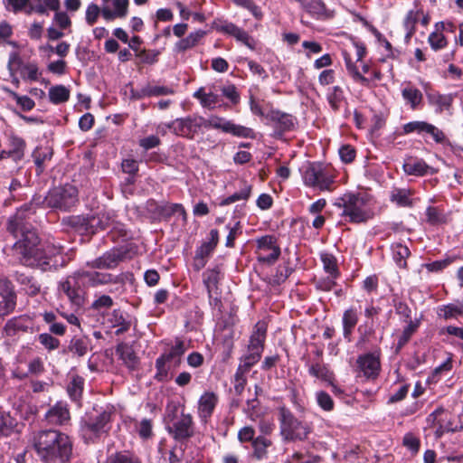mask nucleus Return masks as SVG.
<instances>
[{
    "label": "nucleus",
    "mask_w": 463,
    "mask_h": 463,
    "mask_svg": "<svg viewBox=\"0 0 463 463\" xmlns=\"http://www.w3.org/2000/svg\"><path fill=\"white\" fill-rule=\"evenodd\" d=\"M27 321L28 319L24 316L10 318L3 327V335L13 338L17 336L21 332H28L30 327L27 325Z\"/></svg>",
    "instance_id": "nucleus-21"
},
{
    "label": "nucleus",
    "mask_w": 463,
    "mask_h": 463,
    "mask_svg": "<svg viewBox=\"0 0 463 463\" xmlns=\"http://www.w3.org/2000/svg\"><path fill=\"white\" fill-rule=\"evenodd\" d=\"M279 434L284 441H303L311 432L310 426L299 420L286 406L278 408Z\"/></svg>",
    "instance_id": "nucleus-5"
},
{
    "label": "nucleus",
    "mask_w": 463,
    "mask_h": 463,
    "mask_svg": "<svg viewBox=\"0 0 463 463\" xmlns=\"http://www.w3.org/2000/svg\"><path fill=\"white\" fill-rule=\"evenodd\" d=\"M308 373L313 377L320 379L326 383H331L335 379L334 373L327 364L319 362L312 363L308 365Z\"/></svg>",
    "instance_id": "nucleus-34"
},
{
    "label": "nucleus",
    "mask_w": 463,
    "mask_h": 463,
    "mask_svg": "<svg viewBox=\"0 0 463 463\" xmlns=\"http://www.w3.org/2000/svg\"><path fill=\"white\" fill-rule=\"evenodd\" d=\"M219 241V232L213 229L210 232V240L204 241L195 251V255L208 259V257L214 250Z\"/></svg>",
    "instance_id": "nucleus-37"
},
{
    "label": "nucleus",
    "mask_w": 463,
    "mask_h": 463,
    "mask_svg": "<svg viewBox=\"0 0 463 463\" xmlns=\"http://www.w3.org/2000/svg\"><path fill=\"white\" fill-rule=\"evenodd\" d=\"M14 425V420L8 413L0 411V438L10 435Z\"/></svg>",
    "instance_id": "nucleus-53"
},
{
    "label": "nucleus",
    "mask_w": 463,
    "mask_h": 463,
    "mask_svg": "<svg viewBox=\"0 0 463 463\" xmlns=\"http://www.w3.org/2000/svg\"><path fill=\"white\" fill-rule=\"evenodd\" d=\"M84 380L80 376H75L69 383L67 392L71 399L79 402L83 391Z\"/></svg>",
    "instance_id": "nucleus-48"
},
{
    "label": "nucleus",
    "mask_w": 463,
    "mask_h": 463,
    "mask_svg": "<svg viewBox=\"0 0 463 463\" xmlns=\"http://www.w3.org/2000/svg\"><path fill=\"white\" fill-rule=\"evenodd\" d=\"M255 243V253L259 262L272 265L279 260L281 250L274 235L257 238Z\"/></svg>",
    "instance_id": "nucleus-8"
},
{
    "label": "nucleus",
    "mask_w": 463,
    "mask_h": 463,
    "mask_svg": "<svg viewBox=\"0 0 463 463\" xmlns=\"http://www.w3.org/2000/svg\"><path fill=\"white\" fill-rule=\"evenodd\" d=\"M26 211L27 209H21L9 219L7 231L15 237L20 235V239L13 246V250L19 262L28 267L35 261L33 256L42 243L36 231L25 222Z\"/></svg>",
    "instance_id": "nucleus-1"
},
{
    "label": "nucleus",
    "mask_w": 463,
    "mask_h": 463,
    "mask_svg": "<svg viewBox=\"0 0 463 463\" xmlns=\"http://www.w3.org/2000/svg\"><path fill=\"white\" fill-rule=\"evenodd\" d=\"M105 463H141V460L134 453L123 450L109 456Z\"/></svg>",
    "instance_id": "nucleus-43"
},
{
    "label": "nucleus",
    "mask_w": 463,
    "mask_h": 463,
    "mask_svg": "<svg viewBox=\"0 0 463 463\" xmlns=\"http://www.w3.org/2000/svg\"><path fill=\"white\" fill-rule=\"evenodd\" d=\"M116 353L129 369H135L137 366V356L133 348L128 344H118L116 348Z\"/></svg>",
    "instance_id": "nucleus-29"
},
{
    "label": "nucleus",
    "mask_w": 463,
    "mask_h": 463,
    "mask_svg": "<svg viewBox=\"0 0 463 463\" xmlns=\"http://www.w3.org/2000/svg\"><path fill=\"white\" fill-rule=\"evenodd\" d=\"M420 326L419 320H410L406 327L403 329L402 335L399 336L397 348H402L407 342L410 340L411 335L416 332L417 328Z\"/></svg>",
    "instance_id": "nucleus-49"
},
{
    "label": "nucleus",
    "mask_w": 463,
    "mask_h": 463,
    "mask_svg": "<svg viewBox=\"0 0 463 463\" xmlns=\"http://www.w3.org/2000/svg\"><path fill=\"white\" fill-rule=\"evenodd\" d=\"M203 278L209 298H212L213 291L217 289L219 271L215 269H208L203 274Z\"/></svg>",
    "instance_id": "nucleus-47"
},
{
    "label": "nucleus",
    "mask_w": 463,
    "mask_h": 463,
    "mask_svg": "<svg viewBox=\"0 0 463 463\" xmlns=\"http://www.w3.org/2000/svg\"><path fill=\"white\" fill-rule=\"evenodd\" d=\"M411 193L408 189L395 188L392 191L391 201L399 206L406 207L411 205Z\"/></svg>",
    "instance_id": "nucleus-46"
},
{
    "label": "nucleus",
    "mask_w": 463,
    "mask_h": 463,
    "mask_svg": "<svg viewBox=\"0 0 463 463\" xmlns=\"http://www.w3.org/2000/svg\"><path fill=\"white\" fill-rule=\"evenodd\" d=\"M62 223L78 232L90 234L89 216L73 215L62 219Z\"/></svg>",
    "instance_id": "nucleus-35"
},
{
    "label": "nucleus",
    "mask_w": 463,
    "mask_h": 463,
    "mask_svg": "<svg viewBox=\"0 0 463 463\" xmlns=\"http://www.w3.org/2000/svg\"><path fill=\"white\" fill-rule=\"evenodd\" d=\"M439 316L444 318H456L463 316V304H449L439 308Z\"/></svg>",
    "instance_id": "nucleus-52"
},
{
    "label": "nucleus",
    "mask_w": 463,
    "mask_h": 463,
    "mask_svg": "<svg viewBox=\"0 0 463 463\" xmlns=\"http://www.w3.org/2000/svg\"><path fill=\"white\" fill-rule=\"evenodd\" d=\"M427 422L437 438H440L445 432H454L453 418L449 411L441 407L428 416Z\"/></svg>",
    "instance_id": "nucleus-13"
},
{
    "label": "nucleus",
    "mask_w": 463,
    "mask_h": 463,
    "mask_svg": "<svg viewBox=\"0 0 463 463\" xmlns=\"http://www.w3.org/2000/svg\"><path fill=\"white\" fill-rule=\"evenodd\" d=\"M217 396L213 392H204L198 403V413L200 418H202L203 420H206L207 418H209L217 403Z\"/></svg>",
    "instance_id": "nucleus-27"
},
{
    "label": "nucleus",
    "mask_w": 463,
    "mask_h": 463,
    "mask_svg": "<svg viewBox=\"0 0 463 463\" xmlns=\"http://www.w3.org/2000/svg\"><path fill=\"white\" fill-rule=\"evenodd\" d=\"M45 418L50 424L62 425L69 421L70 411L67 405L60 402L46 412Z\"/></svg>",
    "instance_id": "nucleus-22"
},
{
    "label": "nucleus",
    "mask_w": 463,
    "mask_h": 463,
    "mask_svg": "<svg viewBox=\"0 0 463 463\" xmlns=\"http://www.w3.org/2000/svg\"><path fill=\"white\" fill-rule=\"evenodd\" d=\"M303 180L306 185L321 191H330L334 183L333 176L318 163H310L305 167Z\"/></svg>",
    "instance_id": "nucleus-7"
},
{
    "label": "nucleus",
    "mask_w": 463,
    "mask_h": 463,
    "mask_svg": "<svg viewBox=\"0 0 463 463\" xmlns=\"http://www.w3.org/2000/svg\"><path fill=\"white\" fill-rule=\"evenodd\" d=\"M52 157V151L49 147H37L33 152V162L37 167V174L40 175L44 170V164Z\"/></svg>",
    "instance_id": "nucleus-39"
},
{
    "label": "nucleus",
    "mask_w": 463,
    "mask_h": 463,
    "mask_svg": "<svg viewBox=\"0 0 463 463\" xmlns=\"http://www.w3.org/2000/svg\"><path fill=\"white\" fill-rule=\"evenodd\" d=\"M113 411L109 408L96 411L81 420L80 432L86 443H94L111 429Z\"/></svg>",
    "instance_id": "nucleus-4"
},
{
    "label": "nucleus",
    "mask_w": 463,
    "mask_h": 463,
    "mask_svg": "<svg viewBox=\"0 0 463 463\" xmlns=\"http://www.w3.org/2000/svg\"><path fill=\"white\" fill-rule=\"evenodd\" d=\"M90 234L107 229L118 230L122 235H126L123 226L114 220V215L109 212H100L96 215L89 216Z\"/></svg>",
    "instance_id": "nucleus-16"
},
{
    "label": "nucleus",
    "mask_w": 463,
    "mask_h": 463,
    "mask_svg": "<svg viewBox=\"0 0 463 463\" xmlns=\"http://www.w3.org/2000/svg\"><path fill=\"white\" fill-rule=\"evenodd\" d=\"M321 260L324 265L325 270L333 278H336L338 275L337 265L335 259L329 254H322Z\"/></svg>",
    "instance_id": "nucleus-61"
},
{
    "label": "nucleus",
    "mask_w": 463,
    "mask_h": 463,
    "mask_svg": "<svg viewBox=\"0 0 463 463\" xmlns=\"http://www.w3.org/2000/svg\"><path fill=\"white\" fill-rule=\"evenodd\" d=\"M63 248L53 242L46 241L42 243L35 258V261L30 267H39L43 270L50 269L52 266L57 265L53 259L62 252Z\"/></svg>",
    "instance_id": "nucleus-14"
},
{
    "label": "nucleus",
    "mask_w": 463,
    "mask_h": 463,
    "mask_svg": "<svg viewBox=\"0 0 463 463\" xmlns=\"http://www.w3.org/2000/svg\"><path fill=\"white\" fill-rule=\"evenodd\" d=\"M187 31H174V34L179 39L175 43V50L184 52L194 47L198 41L204 35V32L194 31L186 34Z\"/></svg>",
    "instance_id": "nucleus-19"
},
{
    "label": "nucleus",
    "mask_w": 463,
    "mask_h": 463,
    "mask_svg": "<svg viewBox=\"0 0 463 463\" xmlns=\"http://www.w3.org/2000/svg\"><path fill=\"white\" fill-rule=\"evenodd\" d=\"M185 350L186 348L184 341L176 339L175 344L169 349V351L163 354L167 357L169 362L175 361V364H179Z\"/></svg>",
    "instance_id": "nucleus-50"
},
{
    "label": "nucleus",
    "mask_w": 463,
    "mask_h": 463,
    "mask_svg": "<svg viewBox=\"0 0 463 463\" xmlns=\"http://www.w3.org/2000/svg\"><path fill=\"white\" fill-rule=\"evenodd\" d=\"M392 258L400 268H406V259L410 256L411 252L407 246L402 243H394L392 246Z\"/></svg>",
    "instance_id": "nucleus-44"
},
{
    "label": "nucleus",
    "mask_w": 463,
    "mask_h": 463,
    "mask_svg": "<svg viewBox=\"0 0 463 463\" xmlns=\"http://www.w3.org/2000/svg\"><path fill=\"white\" fill-rule=\"evenodd\" d=\"M79 272L80 277L83 279V282L86 281L91 287L108 284L113 281V277L111 274L100 273L97 271L89 272L84 270H80Z\"/></svg>",
    "instance_id": "nucleus-32"
},
{
    "label": "nucleus",
    "mask_w": 463,
    "mask_h": 463,
    "mask_svg": "<svg viewBox=\"0 0 463 463\" xmlns=\"http://www.w3.org/2000/svg\"><path fill=\"white\" fill-rule=\"evenodd\" d=\"M185 137L193 139L202 129L204 124V118L201 116H189L183 118Z\"/></svg>",
    "instance_id": "nucleus-31"
},
{
    "label": "nucleus",
    "mask_w": 463,
    "mask_h": 463,
    "mask_svg": "<svg viewBox=\"0 0 463 463\" xmlns=\"http://www.w3.org/2000/svg\"><path fill=\"white\" fill-rule=\"evenodd\" d=\"M4 4L11 6L14 13L23 11L30 14L34 10V6L30 3V0H4Z\"/></svg>",
    "instance_id": "nucleus-51"
},
{
    "label": "nucleus",
    "mask_w": 463,
    "mask_h": 463,
    "mask_svg": "<svg viewBox=\"0 0 463 463\" xmlns=\"http://www.w3.org/2000/svg\"><path fill=\"white\" fill-rule=\"evenodd\" d=\"M78 203V190L72 184H65L51 189L44 198L47 207L61 211H70Z\"/></svg>",
    "instance_id": "nucleus-6"
},
{
    "label": "nucleus",
    "mask_w": 463,
    "mask_h": 463,
    "mask_svg": "<svg viewBox=\"0 0 463 463\" xmlns=\"http://www.w3.org/2000/svg\"><path fill=\"white\" fill-rule=\"evenodd\" d=\"M266 332L267 326L265 323L258 322L250 339L249 352L259 353L261 355L264 349Z\"/></svg>",
    "instance_id": "nucleus-23"
},
{
    "label": "nucleus",
    "mask_w": 463,
    "mask_h": 463,
    "mask_svg": "<svg viewBox=\"0 0 463 463\" xmlns=\"http://www.w3.org/2000/svg\"><path fill=\"white\" fill-rule=\"evenodd\" d=\"M131 258L129 250L127 248L112 249L105 252L102 256L89 261L87 265L92 269H114L121 261Z\"/></svg>",
    "instance_id": "nucleus-12"
},
{
    "label": "nucleus",
    "mask_w": 463,
    "mask_h": 463,
    "mask_svg": "<svg viewBox=\"0 0 463 463\" xmlns=\"http://www.w3.org/2000/svg\"><path fill=\"white\" fill-rule=\"evenodd\" d=\"M428 41L431 48L435 51L444 48L447 45V40L442 33V31H433Z\"/></svg>",
    "instance_id": "nucleus-60"
},
{
    "label": "nucleus",
    "mask_w": 463,
    "mask_h": 463,
    "mask_svg": "<svg viewBox=\"0 0 463 463\" xmlns=\"http://www.w3.org/2000/svg\"><path fill=\"white\" fill-rule=\"evenodd\" d=\"M251 189V185L244 182L243 185L241 186L239 192H236L233 194L223 199L220 203V205L224 206L233 203L237 201H247L250 195Z\"/></svg>",
    "instance_id": "nucleus-45"
},
{
    "label": "nucleus",
    "mask_w": 463,
    "mask_h": 463,
    "mask_svg": "<svg viewBox=\"0 0 463 463\" xmlns=\"http://www.w3.org/2000/svg\"><path fill=\"white\" fill-rule=\"evenodd\" d=\"M147 97H158L174 94V90L166 86H157L147 84L146 86Z\"/></svg>",
    "instance_id": "nucleus-62"
},
{
    "label": "nucleus",
    "mask_w": 463,
    "mask_h": 463,
    "mask_svg": "<svg viewBox=\"0 0 463 463\" xmlns=\"http://www.w3.org/2000/svg\"><path fill=\"white\" fill-rule=\"evenodd\" d=\"M360 371L366 378H375L380 371L379 358L373 354L361 355L357 359Z\"/></svg>",
    "instance_id": "nucleus-20"
},
{
    "label": "nucleus",
    "mask_w": 463,
    "mask_h": 463,
    "mask_svg": "<svg viewBox=\"0 0 463 463\" xmlns=\"http://www.w3.org/2000/svg\"><path fill=\"white\" fill-rule=\"evenodd\" d=\"M203 128H213L221 129L225 133H231L238 137L255 138L256 135L252 128L234 124L232 121L225 120L217 116H211L208 119L204 118Z\"/></svg>",
    "instance_id": "nucleus-10"
},
{
    "label": "nucleus",
    "mask_w": 463,
    "mask_h": 463,
    "mask_svg": "<svg viewBox=\"0 0 463 463\" xmlns=\"http://www.w3.org/2000/svg\"><path fill=\"white\" fill-rule=\"evenodd\" d=\"M273 442L268 437L259 435L253 440L252 447V457L260 461L268 458L269 449L272 447Z\"/></svg>",
    "instance_id": "nucleus-25"
},
{
    "label": "nucleus",
    "mask_w": 463,
    "mask_h": 463,
    "mask_svg": "<svg viewBox=\"0 0 463 463\" xmlns=\"http://www.w3.org/2000/svg\"><path fill=\"white\" fill-rule=\"evenodd\" d=\"M16 303L17 294L14 284L5 277L0 278V317L12 314Z\"/></svg>",
    "instance_id": "nucleus-11"
},
{
    "label": "nucleus",
    "mask_w": 463,
    "mask_h": 463,
    "mask_svg": "<svg viewBox=\"0 0 463 463\" xmlns=\"http://www.w3.org/2000/svg\"><path fill=\"white\" fill-rule=\"evenodd\" d=\"M359 312L357 308L351 307L346 309L343 314L342 324H343V335L345 339L348 342L351 341V335L354 328L358 322Z\"/></svg>",
    "instance_id": "nucleus-26"
},
{
    "label": "nucleus",
    "mask_w": 463,
    "mask_h": 463,
    "mask_svg": "<svg viewBox=\"0 0 463 463\" xmlns=\"http://www.w3.org/2000/svg\"><path fill=\"white\" fill-rule=\"evenodd\" d=\"M423 134L430 135L437 143H443L446 138L444 133L439 128L428 122L424 128Z\"/></svg>",
    "instance_id": "nucleus-63"
},
{
    "label": "nucleus",
    "mask_w": 463,
    "mask_h": 463,
    "mask_svg": "<svg viewBox=\"0 0 463 463\" xmlns=\"http://www.w3.org/2000/svg\"><path fill=\"white\" fill-rule=\"evenodd\" d=\"M316 400L318 404V406L326 411H331L334 410V401L331 398V396L324 392V391H318L316 392Z\"/></svg>",
    "instance_id": "nucleus-55"
},
{
    "label": "nucleus",
    "mask_w": 463,
    "mask_h": 463,
    "mask_svg": "<svg viewBox=\"0 0 463 463\" xmlns=\"http://www.w3.org/2000/svg\"><path fill=\"white\" fill-rule=\"evenodd\" d=\"M20 74L23 79L35 81L39 78L38 67L35 63H27L21 67Z\"/></svg>",
    "instance_id": "nucleus-59"
},
{
    "label": "nucleus",
    "mask_w": 463,
    "mask_h": 463,
    "mask_svg": "<svg viewBox=\"0 0 463 463\" xmlns=\"http://www.w3.org/2000/svg\"><path fill=\"white\" fill-rule=\"evenodd\" d=\"M231 33L237 41L245 44L248 48L253 50L257 45V41L252 38L248 31H226Z\"/></svg>",
    "instance_id": "nucleus-54"
},
{
    "label": "nucleus",
    "mask_w": 463,
    "mask_h": 463,
    "mask_svg": "<svg viewBox=\"0 0 463 463\" xmlns=\"http://www.w3.org/2000/svg\"><path fill=\"white\" fill-rule=\"evenodd\" d=\"M168 432L177 440L186 439L193 436V418L190 414H182L171 426Z\"/></svg>",
    "instance_id": "nucleus-17"
},
{
    "label": "nucleus",
    "mask_w": 463,
    "mask_h": 463,
    "mask_svg": "<svg viewBox=\"0 0 463 463\" xmlns=\"http://www.w3.org/2000/svg\"><path fill=\"white\" fill-rule=\"evenodd\" d=\"M427 222L431 225H438L446 222L445 215L436 207L429 206L426 210Z\"/></svg>",
    "instance_id": "nucleus-56"
},
{
    "label": "nucleus",
    "mask_w": 463,
    "mask_h": 463,
    "mask_svg": "<svg viewBox=\"0 0 463 463\" xmlns=\"http://www.w3.org/2000/svg\"><path fill=\"white\" fill-rule=\"evenodd\" d=\"M102 16L107 21L126 16L128 0H102Z\"/></svg>",
    "instance_id": "nucleus-18"
},
{
    "label": "nucleus",
    "mask_w": 463,
    "mask_h": 463,
    "mask_svg": "<svg viewBox=\"0 0 463 463\" xmlns=\"http://www.w3.org/2000/svg\"><path fill=\"white\" fill-rule=\"evenodd\" d=\"M402 96L412 109H416L422 101V93L413 87H406L402 90Z\"/></svg>",
    "instance_id": "nucleus-42"
},
{
    "label": "nucleus",
    "mask_w": 463,
    "mask_h": 463,
    "mask_svg": "<svg viewBox=\"0 0 463 463\" xmlns=\"http://www.w3.org/2000/svg\"><path fill=\"white\" fill-rule=\"evenodd\" d=\"M82 283L83 279L80 277V272L77 271L61 281L58 289L60 293H63L68 298L73 306L81 307L84 302Z\"/></svg>",
    "instance_id": "nucleus-9"
},
{
    "label": "nucleus",
    "mask_w": 463,
    "mask_h": 463,
    "mask_svg": "<svg viewBox=\"0 0 463 463\" xmlns=\"http://www.w3.org/2000/svg\"><path fill=\"white\" fill-rule=\"evenodd\" d=\"M260 357L261 355L259 353L249 352L248 354L241 358L238 368H241L244 372L249 373L250 368L260 361Z\"/></svg>",
    "instance_id": "nucleus-58"
},
{
    "label": "nucleus",
    "mask_w": 463,
    "mask_h": 463,
    "mask_svg": "<svg viewBox=\"0 0 463 463\" xmlns=\"http://www.w3.org/2000/svg\"><path fill=\"white\" fill-rule=\"evenodd\" d=\"M91 341L86 336L72 337L68 346L69 351L78 356H84L90 349Z\"/></svg>",
    "instance_id": "nucleus-36"
},
{
    "label": "nucleus",
    "mask_w": 463,
    "mask_h": 463,
    "mask_svg": "<svg viewBox=\"0 0 463 463\" xmlns=\"http://www.w3.org/2000/svg\"><path fill=\"white\" fill-rule=\"evenodd\" d=\"M427 99L431 106H436L439 111H442L451 107L454 96L452 94H440L431 91L427 93Z\"/></svg>",
    "instance_id": "nucleus-33"
},
{
    "label": "nucleus",
    "mask_w": 463,
    "mask_h": 463,
    "mask_svg": "<svg viewBox=\"0 0 463 463\" xmlns=\"http://www.w3.org/2000/svg\"><path fill=\"white\" fill-rule=\"evenodd\" d=\"M429 168L422 159H409L403 164L404 172L411 175H424Z\"/></svg>",
    "instance_id": "nucleus-38"
},
{
    "label": "nucleus",
    "mask_w": 463,
    "mask_h": 463,
    "mask_svg": "<svg viewBox=\"0 0 463 463\" xmlns=\"http://www.w3.org/2000/svg\"><path fill=\"white\" fill-rule=\"evenodd\" d=\"M108 323L112 328H116L115 334L119 335L129 330L131 322L120 309H114L108 318Z\"/></svg>",
    "instance_id": "nucleus-24"
},
{
    "label": "nucleus",
    "mask_w": 463,
    "mask_h": 463,
    "mask_svg": "<svg viewBox=\"0 0 463 463\" xmlns=\"http://www.w3.org/2000/svg\"><path fill=\"white\" fill-rule=\"evenodd\" d=\"M334 205L342 211V217L353 223L366 222L373 217L368 200L359 194H345L337 198Z\"/></svg>",
    "instance_id": "nucleus-3"
},
{
    "label": "nucleus",
    "mask_w": 463,
    "mask_h": 463,
    "mask_svg": "<svg viewBox=\"0 0 463 463\" xmlns=\"http://www.w3.org/2000/svg\"><path fill=\"white\" fill-rule=\"evenodd\" d=\"M10 149L7 152L14 160H21L24 155L25 142L23 138L11 136L9 137Z\"/></svg>",
    "instance_id": "nucleus-41"
},
{
    "label": "nucleus",
    "mask_w": 463,
    "mask_h": 463,
    "mask_svg": "<svg viewBox=\"0 0 463 463\" xmlns=\"http://www.w3.org/2000/svg\"><path fill=\"white\" fill-rule=\"evenodd\" d=\"M45 371L43 361L41 357L32 359L28 364L27 374L38 376Z\"/></svg>",
    "instance_id": "nucleus-64"
},
{
    "label": "nucleus",
    "mask_w": 463,
    "mask_h": 463,
    "mask_svg": "<svg viewBox=\"0 0 463 463\" xmlns=\"http://www.w3.org/2000/svg\"><path fill=\"white\" fill-rule=\"evenodd\" d=\"M49 99L53 104H61L70 99V90L63 85H55L49 89Z\"/></svg>",
    "instance_id": "nucleus-40"
},
{
    "label": "nucleus",
    "mask_w": 463,
    "mask_h": 463,
    "mask_svg": "<svg viewBox=\"0 0 463 463\" xmlns=\"http://www.w3.org/2000/svg\"><path fill=\"white\" fill-rule=\"evenodd\" d=\"M270 119L276 124L277 133L281 136L284 132L290 131L295 127V119L291 115L273 111Z\"/></svg>",
    "instance_id": "nucleus-28"
},
{
    "label": "nucleus",
    "mask_w": 463,
    "mask_h": 463,
    "mask_svg": "<svg viewBox=\"0 0 463 463\" xmlns=\"http://www.w3.org/2000/svg\"><path fill=\"white\" fill-rule=\"evenodd\" d=\"M38 456L47 463H68L72 456V441L65 433L56 430H41L33 438Z\"/></svg>",
    "instance_id": "nucleus-2"
},
{
    "label": "nucleus",
    "mask_w": 463,
    "mask_h": 463,
    "mask_svg": "<svg viewBox=\"0 0 463 463\" xmlns=\"http://www.w3.org/2000/svg\"><path fill=\"white\" fill-rule=\"evenodd\" d=\"M15 279L27 295L33 297L40 292L41 285L33 277L17 272Z\"/></svg>",
    "instance_id": "nucleus-30"
},
{
    "label": "nucleus",
    "mask_w": 463,
    "mask_h": 463,
    "mask_svg": "<svg viewBox=\"0 0 463 463\" xmlns=\"http://www.w3.org/2000/svg\"><path fill=\"white\" fill-rule=\"evenodd\" d=\"M353 47L354 49L355 61H354L351 53L348 51L343 52V56L346 65L347 71L356 82H360L364 85L368 84L369 80L364 77L362 73L359 72L355 65V62L362 61L363 58L364 57L366 53L365 46L360 42H354Z\"/></svg>",
    "instance_id": "nucleus-15"
},
{
    "label": "nucleus",
    "mask_w": 463,
    "mask_h": 463,
    "mask_svg": "<svg viewBox=\"0 0 463 463\" xmlns=\"http://www.w3.org/2000/svg\"><path fill=\"white\" fill-rule=\"evenodd\" d=\"M159 128L162 129L161 131L163 133L165 132V128H167V129L171 130L174 134L183 137H185L183 118H176L167 124H163V125L159 126Z\"/></svg>",
    "instance_id": "nucleus-57"
}]
</instances>
